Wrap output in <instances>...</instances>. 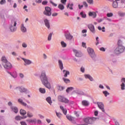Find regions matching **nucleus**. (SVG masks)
<instances>
[{
	"label": "nucleus",
	"instance_id": "nucleus-28",
	"mask_svg": "<svg viewBox=\"0 0 125 125\" xmlns=\"http://www.w3.org/2000/svg\"><path fill=\"white\" fill-rule=\"evenodd\" d=\"M47 102L50 104V105H51L52 104V101H51V98L50 97H47L46 99Z\"/></svg>",
	"mask_w": 125,
	"mask_h": 125
},
{
	"label": "nucleus",
	"instance_id": "nucleus-38",
	"mask_svg": "<svg viewBox=\"0 0 125 125\" xmlns=\"http://www.w3.org/2000/svg\"><path fill=\"white\" fill-rule=\"evenodd\" d=\"M103 93L104 94V96H105V97H107V96H108V95H110V93H109V92H108L107 91H103Z\"/></svg>",
	"mask_w": 125,
	"mask_h": 125
},
{
	"label": "nucleus",
	"instance_id": "nucleus-41",
	"mask_svg": "<svg viewBox=\"0 0 125 125\" xmlns=\"http://www.w3.org/2000/svg\"><path fill=\"white\" fill-rule=\"evenodd\" d=\"M98 29L100 31H101L102 30V32H105V27H103V28H101V27L98 26Z\"/></svg>",
	"mask_w": 125,
	"mask_h": 125
},
{
	"label": "nucleus",
	"instance_id": "nucleus-9",
	"mask_svg": "<svg viewBox=\"0 0 125 125\" xmlns=\"http://www.w3.org/2000/svg\"><path fill=\"white\" fill-rule=\"evenodd\" d=\"M98 107L103 112H105V109H104V104L102 103H98Z\"/></svg>",
	"mask_w": 125,
	"mask_h": 125
},
{
	"label": "nucleus",
	"instance_id": "nucleus-56",
	"mask_svg": "<svg viewBox=\"0 0 125 125\" xmlns=\"http://www.w3.org/2000/svg\"><path fill=\"white\" fill-rule=\"evenodd\" d=\"M47 1H43L42 2V4H43V5H46V4H47Z\"/></svg>",
	"mask_w": 125,
	"mask_h": 125
},
{
	"label": "nucleus",
	"instance_id": "nucleus-19",
	"mask_svg": "<svg viewBox=\"0 0 125 125\" xmlns=\"http://www.w3.org/2000/svg\"><path fill=\"white\" fill-rule=\"evenodd\" d=\"M89 16H91L93 18L96 17V13L95 12H90L88 14Z\"/></svg>",
	"mask_w": 125,
	"mask_h": 125
},
{
	"label": "nucleus",
	"instance_id": "nucleus-35",
	"mask_svg": "<svg viewBox=\"0 0 125 125\" xmlns=\"http://www.w3.org/2000/svg\"><path fill=\"white\" fill-rule=\"evenodd\" d=\"M73 5H74V4L69 3L68 4L67 7V8H69L71 10H73Z\"/></svg>",
	"mask_w": 125,
	"mask_h": 125
},
{
	"label": "nucleus",
	"instance_id": "nucleus-34",
	"mask_svg": "<svg viewBox=\"0 0 125 125\" xmlns=\"http://www.w3.org/2000/svg\"><path fill=\"white\" fill-rule=\"evenodd\" d=\"M27 117H28V118H32V117H33V113H32L30 111H28L27 113Z\"/></svg>",
	"mask_w": 125,
	"mask_h": 125
},
{
	"label": "nucleus",
	"instance_id": "nucleus-20",
	"mask_svg": "<svg viewBox=\"0 0 125 125\" xmlns=\"http://www.w3.org/2000/svg\"><path fill=\"white\" fill-rule=\"evenodd\" d=\"M26 118H27V116H24L23 117H22L20 116H17L15 117V120H16V121H21V120H22L23 119H26Z\"/></svg>",
	"mask_w": 125,
	"mask_h": 125
},
{
	"label": "nucleus",
	"instance_id": "nucleus-36",
	"mask_svg": "<svg viewBox=\"0 0 125 125\" xmlns=\"http://www.w3.org/2000/svg\"><path fill=\"white\" fill-rule=\"evenodd\" d=\"M11 76L13 77L14 79L17 78V73H16V72H13L12 73Z\"/></svg>",
	"mask_w": 125,
	"mask_h": 125
},
{
	"label": "nucleus",
	"instance_id": "nucleus-21",
	"mask_svg": "<svg viewBox=\"0 0 125 125\" xmlns=\"http://www.w3.org/2000/svg\"><path fill=\"white\" fill-rule=\"evenodd\" d=\"M95 120H96V118L95 117H89L88 124H92V123H93Z\"/></svg>",
	"mask_w": 125,
	"mask_h": 125
},
{
	"label": "nucleus",
	"instance_id": "nucleus-3",
	"mask_svg": "<svg viewBox=\"0 0 125 125\" xmlns=\"http://www.w3.org/2000/svg\"><path fill=\"white\" fill-rule=\"evenodd\" d=\"M17 25V22L16 21L14 20L11 21V23L10 25V30L12 32H15L16 30H17V27H16V25Z\"/></svg>",
	"mask_w": 125,
	"mask_h": 125
},
{
	"label": "nucleus",
	"instance_id": "nucleus-17",
	"mask_svg": "<svg viewBox=\"0 0 125 125\" xmlns=\"http://www.w3.org/2000/svg\"><path fill=\"white\" fill-rule=\"evenodd\" d=\"M18 89L20 91V92H26L27 91V90L25 89L24 87H17Z\"/></svg>",
	"mask_w": 125,
	"mask_h": 125
},
{
	"label": "nucleus",
	"instance_id": "nucleus-64",
	"mask_svg": "<svg viewBox=\"0 0 125 125\" xmlns=\"http://www.w3.org/2000/svg\"><path fill=\"white\" fill-rule=\"evenodd\" d=\"M100 50H101V51H105V48L104 47H101L100 49Z\"/></svg>",
	"mask_w": 125,
	"mask_h": 125
},
{
	"label": "nucleus",
	"instance_id": "nucleus-57",
	"mask_svg": "<svg viewBox=\"0 0 125 125\" xmlns=\"http://www.w3.org/2000/svg\"><path fill=\"white\" fill-rule=\"evenodd\" d=\"M83 4L85 7H87V6H88L86 2H83Z\"/></svg>",
	"mask_w": 125,
	"mask_h": 125
},
{
	"label": "nucleus",
	"instance_id": "nucleus-1",
	"mask_svg": "<svg viewBox=\"0 0 125 125\" xmlns=\"http://www.w3.org/2000/svg\"><path fill=\"white\" fill-rule=\"evenodd\" d=\"M40 79L42 83L44 85V86H45V87L48 88V89H50L51 88L50 83L48 82L47 77H46V75L45 74V72L43 71L42 73L41 76H40Z\"/></svg>",
	"mask_w": 125,
	"mask_h": 125
},
{
	"label": "nucleus",
	"instance_id": "nucleus-25",
	"mask_svg": "<svg viewBox=\"0 0 125 125\" xmlns=\"http://www.w3.org/2000/svg\"><path fill=\"white\" fill-rule=\"evenodd\" d=\"M60 108L62 110V111L63 112L64 115H66V114H67V109H64V107H63L62 106H60Z\"/></svg>",
	"mask_w": 125,
	"mask_h": 125
},
{
	"label": "nucleus",
	"instance_id": "nucleus-30",
	"mask_svg": "<svg viewBox=\"0 0 125 125\" xmlns=\"http://www.w3.org/2000/svg\"><path fill=\"white\" fill-rule=\"evenodd\" d=\"M74 89V87H69L66 89V92H67V93H69V92H70V91H72V90H73Z\"/></svg>",
	"mask_w": 125,
	"mask_h": 125
},
{
	"label": "nucleus",
	"instance_id": "nucleus-14",
	"mask_svg": "<svg viewBox=\"0 0 125 125\" xmlns=\"http://www.w3.org/2000/svg\"><path fill=\"white\" fill-rule=\"evenodd\" d=\"M44 22L46 27H47L48 29H49L50 28V24H49L48 20H47V19H45L44 20Z\"/></svg>",
	"mask_w": 125,
	"mask_h": 125
},
{
	"label": "nucleus",
	"instance_id": "nucleus-62",
	"mask_svg": "<svg viewBox=\"0 0 125 125\" xmlns=\"http://www.w3.org/2000/svg\"><path fill=\"white\" fill-rule=\"evenodd\" d=\"M8 105L10 106V108H11V107L13 106H12V103H11V102H8Z\"/></svg>",
	"mask_w": 125,
	"mask_h": 125
},
{
	"label": "nucleus",
	"instance_id": "nucleus-42",
	"mask_svg": "<svg viewBox=\"0 0 125 125\" xmlns=\"http://www.w3.org/2000/svg\"><path fill=\"white\" fill-rule=\"evenodd\" d=\"M63 80L65 83H70V80L67 78H63Z\"/></svg>",
	"mask_w": 125,
	"mask_h": 125
},
{
	"label": "nucleus",
	"instance_id": "nucleus-2",
	"mask_svg": "<svg viewBox=\"0 0 125 125\" xmlns=\"http://www.w3.org/2000/svg\"><path fill=\"white\" fill-rule=\"evenodd\" d=\"M125 46L123 45H118V46L114 50V53L116 55L121 54V53H123V52L125 51Z\"/></svg>",
	"mask_w": 125,
	"mask_h": 125
},
{
	"label": "nucleus",
	"instance_id": "nucleus-33",
	"mask_svg": "<svg viewBox=\"0 0 125 125\" xmlns=\"http://www.w3.org/2000/svg\"><path fill=\"white\" fill-rule=\"evenodd\" d=\"M39 91L41 93H45V89L43 88H40Z\"/></svg>",
	"mask_w": 125,
	"mask_h": 125
},
{
	"label": "nucleus",
	"instance_id": "nucleus-48",
	"mask_svg": "<svg viewBox=\"0 0 125 125\" xmlns=\"http://www.w3.org/2000/svg\"><path fill=\"white\" fill-rule=\"evenodd\" d=\"M56 115L59 118H61L62 114L60 113H58L57 112H56Z\"/></svg>",
	"mask_w": 125,
	"mask_h": 125
},
{
	"label": "nucleus",
	"instance_id": "nucleus-29",
	"mask_svg": "<svg viewBox=\"0 0 125 125\" xmlns=\"http://www.w3.org/2000/svg\"><path fill=\"white\" fill-rule=\"evenodd\" d=\"M64 98H65V97H64L63 96H58V100L60 102H63Z\"/></svg>",
	"mask_w": 125,
	"mask_h": 125
},
{
	"label": "nucleus",
	"instance_id": "nucleus-4",
	"mask_svg": "<svg viewBox=\"0 0 125 125\" xmlns=\"http://www.w3.org/2000/svg\"><path fill=\"white\" fill-rule=\"evenodd\" d=\"M87 52L91 58H95V53H94V50L91 48H88L87 49Z\"/></svg>",
	"mask_w": 125,
	"mask_h": 125
},
{
	"label": "nucleus",
	"instance_id": "nucleus-53",
	"mask_svg": "<svg viewBox=\"0 0 125 125\" xmlns=\"http://www.w3.org/2000/svg\"><path fill=\"white\" fill-rule=\"evenodd\" d=\"M22 47L26 48V47H27V44H26V43L23 42V43H22Z\"/></svg>",
	"mask_w": 125,
	"mask_h": 125
},
{
	"label": "nucleus",
	"instance_id": "nucleus-47",
	"mask_svg": "<svg viewBox=\"0 0 125 125\" xmlns=\"http://www.w3.org/2000/svg\"><path fill=\"white\" fill-rule=\"evenodd\" d=\"M50 3H51V4H52V5L53 6H57V4L54 3L53 1H52V0H50Z\"/></svg>",
	"mask_w": 125,
	"mask_h": 125
},
{
	"label": "nucleus",
	"instance_id": "nucleus-16",
	"mask_svg": "<svg viewBox=\"0 0 125 125\" xmlns=\"http://www.w3.org/2000/svg\"><path fill=\"white\" fill-rule=\"evenodd\" d=\"M58 63L60 69H61V70H63L64 67H63V62H62V61L59 60L58 61Z\"/></svg>",
	"mask_w": 125,
	"mask_h": 125
},
{
	"label": "nucleus",
	"instance_id": "nucleus-31",
	"mask_svg": "<svg viewBox=\"0 0 125 125\" xmlns=\"http://www.w3.org/2000/svg\"><path fill=\"white\" fill-rule=\"evenodd\" d=\"M63 103H65V104H68V103H70V101L68 99L64 98L63 101H62Z\"/></svg>",
	"mask_w": 125,
	"mask_h": 125
},
{
	"label": "nucleus",
	"instance_id": "nucleus-12",
	"mask_svg": "<svg viewBox=\"0 0 125 125\" xmlns=\"http://www.w3.org/2000/svg\"><path fill=\"white\" fill-rule=\"evenodd\" d=\"M65 39L66 40H68V41H71L72 39H73V36H72L70 34H66L65 35Z\"/></svg>",
	"mask_w": 125,
	"mask_h": 125
},
{
	"label": "nucleus",
	"instance_id": "nucleus-11",
	"mask_svg": "<svg viewBox=\"0 0 125 125\" xmlns=\"http://www.w3.org/2000/svg\"><path fill=\"white\" fill-rule=\"evenodd\" d=\"M21 31L22 33H26L27 32V28L24 26V24H21Z\"/></svg>",
	"mask_w": 125,
	"mask_h": 125
},
{
	"label": "nucleus",
	"instance_id": "nucleus-59",
	"mask_svg": "<svg viewBox=\"0 0 125 125\" xmlns=\"http://www.w3.org/2000/svg\"><path fill=\"white\" fill-rule=\"evenodd\" d=\"M81 71L82 73H84V67H82L81 68Z\"/></svg>",
	"mask_w": 125,
	"mask_h": 125
},
{
	"label": "nucleus",
	"instance_id": "nucleus-46",
	"mask_svg": "<svg viewBox=\"0 0 125 125\" xmlns=\"http://www.w3.org/2000/svg\"><path fill=\"white\" fill-rule=\"evenodd\" d=\"M52 37V34L50 33L48 36V41H51V37Z\"/></svg>",
	"mask_w": 125,
	"mask_h": 125
},
{
	"label": "nucleus",
	"instance_id": "nucleus-18",
	"mask_svg": "<svg viewBox=\"0 0 125 125\" xmlns=\"http://www.w3.org/2000/svg\"><path fill=\"white\" fill-rule=\"evenodd\" d=\"M11 109L14 113L17 114L18 113V108L16 106H11Z\"/></svg>",
	"mask_w": 125,
	"mask_h": 125
},
{
	"label": "nucleus",
	"instance_id": "nucleus-55",
	"mask_svg": "<svg viewBox=\"0 0 125 125\" xmlns=\"http://www.w3.org/2000/svg\"><path fill=\"white\" fill-rule=\"evenodd\" d=\"M67 1V0H61V2L62 3H63V4H66V2Z\"/></svg>",
	"mask_w": 125,
	"mask_h": 125
},
{
	"label": "nucleus",
	"instance_id": "nucleus-26",
	"mask_svg": "<svg viewBox=\"0 0 125 125\" xmlns=\"http://www.w3.org/2000/svg\"><path fill=\"white\" fill-rule=\"evenodd\" d=\"M63 74H64V77L65 78H66V77H67V76H68V75H70V72H69L68 71L63 70Z\"/></svg>",
	"mask_w": 125,
	"mask_h": 125
},
{
	"label": "nucleus",
	"instance_id": "nucleus-44",
	"mask_svg": "<svg viewBox=\"0 0 125 125\" xmlns=\"http://www.w3.org/2000/svg\"><path fill=\"white\" fill-rule=\"evenodd\" d=\"M89 117L86 118L84 119V122L86 123V124H88L89 123Z\"/></svg>",
	"mask_w": 125,
	"mask_h": 125
},
{
	"label": "nucleus",
	"instance_id": "nucleus-37",
	"mask_svg": "<svg viewBox=\"0 0 125 125\" xmlns=\"http://www.w3.org/2000/svg\"><path fill=\"white\" fill-rule=\"evenodd\" d=\"M82 104H83V106H87L88 105V103L86 101H82Z\"/></svg>",
	"mask_w": 125,
	"mask_h": 125
},
{
	"label": "nucleus",
	"instance_id": "nucleus-5",
	"mask_svg": "<svg viewBox=\"0 0 125 125\" xmlns=\"http://www.w3.org/2000/svg\"><path fill=\"white\" fill-rule=\"evenodd\" d=\"M43 14L47 16H50L51 15V8L49 7H46Z\"/></svg>",
	"mask_w": 125,
	"mask_h": 125
},
{
	"label": "nucleus",
	"instance_id": "nucleus-61",
	"mask_svg": "<svg viewBox=\"0 0 125 125\" xmlns=\"http://www.w3.org/2000/svg\"><path fill=\"white\" fill-rule=\"evenodd\" d=\"M21 125H27V124H26V122L22 121L21 122Z\"/></svg>",
	"mask_w": 125,
	"mask_h": 125
},
{
	"label": "nucleus",
	"instance_id": "nucleus-51",
	"mask_svg": "<svg viewBox=\"0 0 125 125\" xmlns=\"http://www.w3.org/2000/svg\"><path fill=\"white\" fill-rule=\"evenodd\" d=\"M87 2L89 4H93V0H87Z\"/></svg>",
	"mask_w": 125,
	"mask_h": 125
},
{
	"label": "nucleus",
	"instance_id": "nucleus-22",
	"mask_svg": "<svg viewBox=\"0 0 125 125\" xmlns=\"http://www.w3.org/2000/svg\"><path fill=\"white\" fill-rule=\"evenodd\" d=\"M20 113L21 115V116H25V115H26V114H27V112L26 111V110H25L23 109H21L20 110Z\"/></svg>",
	"mask_w": 125,
	"mask_h": 125
},
{
	"label": "nucleus",
	"instance_id": "nucleus-15",
	"mask_svg": "<svg viewBox=\"0 0 125 125\" xmlns=\"http://www.w3.org/2000/svg\"><path fill=\"white\" fill-rule=\"evenodd\" d=\"M1 61L2 62V65H4V64H5L6 62H8V61H7V60L6 59V58H5V57H2Z\"/></svg>",
	"mask_w": 125,
	"mask_h": 125
},
{
	"label": "nucleus",
	"instance_id": "nucleus-27",
	"mask_svg": "<svg viewBox=\"0 0 125 125\" xmlns=\"http://www.w3.org/2000/svg\"><path fill=\"white\" fill-rule=\"evenodd\" d=\"M112 6L114 8H118V2L117 1H114L113 2Z\"/></svg>",
	"mask_w": 125,
	"mask_h": 125
},
{
	"label": "nucleus",
	"instance_id": "nucleus-49",
	"mask_svg": "<svg viewBox=\"0 0 125 125\" xmlns=\"http://www.w3.org/2000/svg\"><path fill=\"white\" fill-rule=\"evenodd\" d=\"M66 118L67 119L69 120V121H73V117H72L71 116L67 115Z\"/></svg>",
	"mask_w": 125,
	"mask_h": 125
},
{
	"label": "nucleus",
	"instance_id": "nucleus-10",
	"mask_svg": "<svg viewBox=\"0 0 125 125\" xmlns=\"http://www.w3.org/2000/svg\"><path fill=\"white\" fill-rule=\"evenodd\" d=\"M73 52L75 53V56L77 57H81L82 53L81 52H79L78 50L74 49Z\"/></svg>",
	"mask_w": 125,
	"mask_h": 125
},
{
	"label": "nucleus",
	"instance_id": "nucleus-54",
	"mask_svg": "<svg viewBox=\"0 0 125 125\" xmlns=\"http://www.w3.org/2000/svg\"><path fill=\"white\" fill-rule=\"evenodd\" d=\"M82 46L83 47H84L85 48H86V43H85V42H82Z\"/></svg>",
	"mask_w": 125,
	"mask_h": 125
},
{
	"label": "nucleus",
	"instance_id": "nucleus-58",
	"mask_svg": "<svg viewBox=\"0 0 125 125\" xmlns=\"http://www.w3.org/2000/svg\"><path fill=\"white\" fill-rule=\"evenodd\" d=\"M19 76H20V78H21V79H23V78H24V74H23L22 73H20Z\"/></svg>",
	"mask_w": 125,
	"mask_h": 125
},
{
	"label": "nucleus",
	"instance_id": "nucleus-7",
	"mask_svg": "<svg viewBox=\"0 0 125 125\" xmlns=\"http://www.w3.org/2000/svg\"><path fill=\"white\" fill-rule=\"evenodd\" d=\"M87 27L90 31L94 34L95 33V28L94 27V25L92 24H89L87 25Z\"/></svg>",
	"mask_w": 125,
	"mask_h": 125
},
{
	"label": "nucleus",
	"instance_id": "nucleus-43",
	"mask_svg": "<svg viewBox=\"0 0 125 125\" xmlns=\"http://www.w3.org/2000/svg\"><path fill=\"white\" fill-rule=\"evenodd\" d=\"M80 15H81L82 18H85L86 17V14H83V12H81Z\"/></svg>",
	"mask_w": 125,
	"mask_h": 125
},
{
	"label": "nucleus",
	"instance_id": "nucleus-8",
	"mask_svg": "<svg viewBox=\"0 0 125 125\" xmlns=\"http://www.w3.org/2000/svg\"><path fill=\"white\" fill-rule=\"evenodd\" d=\"M122 83L121 84V89L122 90H125V78H122L121 80Z\"/></svg>",
	"mask_w": 125,
	"mask_h": 125
},
{
	"label": "nucleus",
	"instance_id": "nucleus-6",
	"mask_svg": "<svg viewBox=\"0 0 125 125\" xmlns=\"http://www.w3.org/2000/svg\"><path fill=\"white\" fill-rule=\"evenodd\" d=\"M3 66L5 69H7V70H10V69H12V65L10 62H7L3 64Z\"/></svg>",
	"mask_w": 125,
	"mask_h": 125
},
{
	"label": "nucleus",
	"instance_id": "nucleus-39",
	"mask_svg": "<svg viewBox=\"0 0 125 125\" xmlns=\"http://www.w3.org/2000/svg\"><path fill=\"white\" fill-rule=\"evenodd\" d=\"M26 122H27V123H36V119H34V120H32V119L26 120Z\"/></svg>",
	"mask_w": 125,
	"mask_h": 125
},
{
	"label": "nucleus",
	"instance_id": "nucleus-32",
	"mask_svg": "<svg viewBox=\"0 0 125 125\" xmlns=\"http://www.w3.org/2000/svg\"><path fill=\"white\" fill-rule=\"evenodd\" d=\"M58 8H59V9L61 10H63V9L64 8V5H63L62 4H60L58 5Z\"/></svg>",
	"mask_w": 125,
	"mask_h": 125
},
{
	"label": "nucleus",
	"instance_id": "nucleus-45",
	"mask_svg": "<svg viewBox=\"0 0 125 125\" xmlns=\"http://www.w3.org/2000/svg\"><path fill=\"white\" fill-rule=\"evenodd\" d=\"M6 2V0H1L0 1V4L2 5L5 4Z\"/></svg>",
	"mask_w": 125,
	"mask_h": 125
},
{
	"label": "nucleus",
	"instance_id": "nucleus-40",
	"mask_svg": "<svg viewBox=\"0 0 125 125\" xmlns=\"http://www.w3.org/2000/svg\"><path fill=\"white\" fill-rule=\"evenodd\" d=\"M61 43L62 47H66V46H67V44H66V43H65V42L63 41H62Z\"/></svg>",
	"mask_w": 125,
	"mask_h": 125
},
{
	"label": "nucleus",
	"instance_id": "nucleus-13",
	"mask_svg": "<svg viewBox=\"0 0 125 125\" xmlns=\"http://www.w3.org/2000/svg\"><path fill=\"white\" fill-rule=\"evenodd\" d=\"M22 60H23L24 62H25V64L24 65H30V64H32V62L30 61V60H27L26 59L22 58Z\"/></svg>",
	"mask_w": 125,
	"mask_h": 125
},
{
	"label": "nucleus",
	"instance_id": "nucleus-60",
	"mask_svg": "<svg viewBox=\"0 0 125 125\" xmlns=\"http://www.w3.org/2000/svg\"><path fill=\"white\" fill-rule=\"evenodd\" d=\"M37 124L38 125H42V120H37Z\"/></svg>",
	"mask_w": 125,
	"mask_h": 125
},
{
	"label": "nucleus",
	"instance_id": "nucleus-24",
	"mask_svg": "<svg viewBox=\"0 0 125 125\" xmlns=\"http://www.w3.org/2000/svg\"><path fill=\"white\" fill-rule=\"evenodd\" d=\"M18 102L21 103V105H22L23 106H27V104H26V103H24V102H23V100L21 99H19L18 100Z\"/></svg>",
	"mask_w": 125,
	"mask_h": 125
},
{
	"label": "nucleus",
	"instance_id": "nucleus-63",
	"mask_svg": "<svg viewBox=\"0 0 125 125\" xmlns=\"http://www.w3.org/2000/svg\"><path fill=\"white\" fill-rule=\"evenodd\" d=\"M58 15V14L57 13H54L52 14V16L55 17Z\"/></svg>",
	"mask_w": 125,
	"mask_h": 125
},
{
	"label": "nucleus",
	"instance_id": "nucleus-50",
	"mask_svg": "<svg viewBox=\"0 0 125 125\" xmlns=\"http://www.w3.org/2000/svg\"><path fill=\"white\" fill-rule=\"evenodd\" d=\"M123 43V41L122 40H119L117 44L118 45H123L122 44Z\"/></svg>",
	"mask_w": 125,
	"mask_h": 125
},
{
	"label": "nucleus",
	"instance_id": "nucleus-23",
	"mask_svg": "<svg viewBox=\"0 0 125 125\" xmlns=\"http://www.w3.org/2000/svg\"><path fill=\"white\" fill-rule=\"evenodd\" d=\"M84 77L85 79H89V80H90L91 82H92V81H93V78L88 74L84 75Z\"/></svg>",
	"mask_w": 125,
	"mask_h": 125
},
{
	"label": "nucleus",
	"instance_id": "nucleus-52",
	"mask_svg": "<svg viewBox=\"0 0 125 125\" xmlns=\"http://www.w3.org/2000/svg\"><path fill=\"white\" fill-rule=\"evenodd\" d=\"M125 13L120 12L119 13V16H121L122 17H124L125 16Z\"/></svg>",
	"mask_w": 125,
	"mask_h": 125
}]
</instances>
